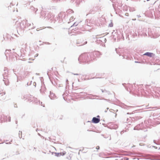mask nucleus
I'll return each instance as SVG.
<instances>
[{
    "label": "nucleus",
    "mask_w": 160,
    "mask_h": 160,
    "mask_svg": "<svg viewBox=\"0 0 160 160\" xmlns=\"http://www.w3.org/2000/svg\"><path fill=\"white\" fill-rule=\"evenodd\" d=\"M100 121L99 119L96 117H94L92 119V121L93 123H98Z\"/></svg>",
    "instance_id": "nucleus-1"
},
{
    "label": "nucleus",
    "mask_w": 160,
    "mask_h": 160,
    "mask_svg": "<svg viewBox=\"0 0 160 160\" xmlns=\"http://www.w3.org/2000/svg\"><path fill=\"white\" fill-rule=\"evenodd\" d=\"M152 53H149V52H146L144 54V55H147L149 57H151L152 55Z\"/></svg>",
    "instance_id": "nucleus-2"
},
{
    "label": "nucleus",
    "mask_w": 160,
    "mask_h": 160,
    "mask_svg": "<svg viewBox=\"0 0 160 160\" xmlns=\"http://www.w3.org/2000/svg\"><path fill=\"white\" fill-rule=\"evenodd\" d=\"M72 157V155L71 154H70L69 155H68V156H67V158L69 160H70V159H71Z\"/></svg>",
    "instance_id": "nucleus-3"
},
{
    "label": "nucleus",
    "mask_w": 160,
    "mask_h": 160,
    "mask_svg": "<svg viewBox=\"0 0 160 160\" xmlns=\"http://www.w3.org/2000/svg\"><path fill=\"white\" fill-rule=\"evenodd\" d=\"M29 149L30 150H32L33 151H34V149H35V148L32 147H29Z\"/></svg>",
    "instance_id": "nucleus-4"
},
{
    "label": "nucleus",
    "mask_w": 160,
    "mask_h": 160,
    "mask_svg": "<svg viewBox=\"0 0 160 160\" xmlns=\"http://www.w3.org/2000/svg\"><path fill=\"white\" fill-rule=\"evenodd\" d=\"M31 98L30 97H28V101L29 102H31L32 101V100H31Z\"/></svg>",
    "instance_id": "nucleus-5"
},
{
    "label": "nucleus",
    "mask_w": 160,
    "mask_h": 160,
    "mask_svg": "<svg viewBox=\"0 0 160 160\" xmlns=\"http://www.w3.org/2000/svg\"><path fill=\"white\" fill-rule=\"evenodd\" d=\"M61 153H62V154H61V155H62V156L64 155L66 153V152L65 151L63 152H61Z\"/></svg>",
    "instance_id": "nucleus-6"
},
{
    "label": "nucleus",
    "mask_w": 160,
    "mask_h": 160,
    "mask_svg": "<svg viewBox=\"0 0 160 160\" xmlns=\"http://www.w3.org/2000/svg\"><path fill=\"white\" fill-rule=\"evenodd\" d=\"M62 154V153H58L57 154V156H60L61 155V154Z\"/></svg>",
    "instance_id": "nucleus-7"
},
{
    "label": "nucleus",
    "mask_w": 160,
    "mask_h": 160,
    "mask_svg": "<svg viewBox=\"0 0 160 160\" xmlns=\"http://www.w3.org/2000/svg\"><path fill=\"white\" fill-rule=\"evenodd\" d=\"M96 149L97 150H98L99 149V146H97L96 147Z\"/></svg>",
    "instance_id": "nucleus-8"
},
{
    "label": "nucleus",
    "mask_w": 160,
    "mask_h": 160,
    "mask_svg": "<svg viewBox=\"0 0 160 160\" xmlns=\"http://www.w3.org/2000/svg\"><path fill=\"white\" fill-rule=\"evenodd\" d=\"M25 73H26L27 75H28V74H29V73H28V72H25Z\"/></svg>",
    "instance_id": "nucleus-9"
},
{
    "label": "nucleus",
    "mask_w": 160,
    "mask_h": 160,
    "mask_svg": "<svg viewBox=\"0 0 160 160\" xmlns=\"http://www.w3.org/2000/svg\"><path fill=\"white\" fill-rule=\"evenodd\" d=\"M87 43V42H84V44H86V43Z\"/></svg>",
    "instance_id": "nucleus-10"
}]
</instances>
